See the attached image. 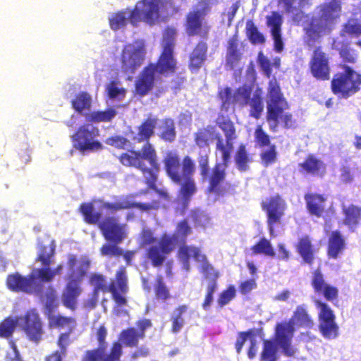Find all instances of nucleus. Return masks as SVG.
<instances>
[{"label": "nucleus", "instance_id": "f257e3e1", "mask_svg": "<svg viewBox=\"0 0 361 361\" xmlns=\"http://www.w3.org/2000/svg\"><path fill=\"white\" fill-rule=\"evenodd\" d=\"M215 123L222 130L225 137L220 133L214 134L215 149L221 155V162L215 163L212 168L209 176V185L206 190L207 194L220 198L233 194L234 190V185L226 181V169L231 161L237 134L235 124L228 115L219 114Z\"/></svg>", "mask_w": 361, "mask_h": 361}, {"label": "nucleus", "instance_id": "f03ea898", "mask_svg": "<svg viewBox=\"0 0 361 361\" xmlns=\"http://www.w3.org/2000/svg\"><path fill=\"white\" fill-rule=\"evenodd\" d=\"M180 11V6L176 5L173 0H140L129 13L126 10L114 13L109 18V23L114 31L125 27L128 21L134 27L137 26L140 21L152 26L161 18L172 17Z\"/></svg>", "mask_w": 361, "mask_h": 361}, {"label": "nucleus", "instance_id": "7ed1b4c3", "mask_svg": "<svg viewBox=\"0 0 361 361\" xmlns=\"http://www.w3.org/2000/svg\"><path fill=\"white\" fill-rule=\"evenodd\" d=\"M162 163L167 177L173 183L180 185L178 200H180L181 214H183L197 190L193 178L196 171L195 161L188 154L181 159L178 152L172 149L166 152Z\"/></svg>", "mask_w": 361, "mask_h": 361}, {"label": "nucleus", "instance_id": "20e7f679", "mask_svg": "<svg viewBox=\"0 0 361 361\" xmlns=\"http://www.w3.org/2000/svg\"><path fill=\"white\" fill-rule=\"evenodd\" d=\"M177 69L178 61L174 51L171 48L162 49L157 61L149 63L140 72L134 83V94L144 97L154 89L157 97L165 93L166 88L157 87V84L162 82L163 77L175 74Z\"/></svg>", "mask_w": 361, "mask_h": 361}, {"label": "nucleus", "instance_id": "39448f33", "mask_svg": "<svg viewBox=\"0 0 361 361\" xmlns=\"http://www.w3.org/2000/svg\"><path fill=\"white\" fill-rule=\"evenodd\" d=\"M118 159L124 166L139 170L149 189L154 190L164 199H169L168 192L159 189L156 185L161 167L157 149L153 145L146 144L140 150H128L121 153L118 157Z\"/></svg>", "mask_w": 361, "mask_h": 361}, {"label": "nucleus", "instance_id": "423d86ee", "mask_svg": "<svg viewBox=\"0 0 361 361\" xmlns=\"http://www.w3.org/2000/svg\"><path fill=\"white\" fill-rule=\"evenodd\" d=\"M341 10V2L336 0L317 6V15L312 16L303 28L306 44L313 45L324 36L330 35L340 19Z\"/></svg>", "mask_w": 361, "mask_h": 361}, {"label": "nucleus", "instance_id": "0eeeda50", "mask_svg": "<svg viewBox=\"0 0 361 361\" xmlns=\"http://www.w3.org/2000/svg\"><path fill=\"white\" fill-rule=\"evenodd\" d=\"M289 108V104L283 97L279 82L276 80H270L267 91L266 119L271 131L276 132L280 124L285 129L295 126L293 114L286 111Z\"/></svg>", "mask_w": 361, "mask_h": 361}, {"label": "nucleus", "instance_id": "6e6552de", "mask_svg": "<svg viewBox=\"0 0 361 361\" xmlns=\"http://www.w3.org/2000/svg\"><path fill=\"white\" fill-rule=\"evenodd\" d=\"M78 259L75 255H69L67 275V283L61 295L62 303L68 309L75 310L77 307V299L82 293L81 283L87 274L90 262L85 259L81 261L79 267L75 268Z\"/></svg>", "mask_w": 361, "mask_h": 361}, {"label": "nucleus", "instance_id": "1a4fd4ad", "mask_svg": "<svg viewBox=\"0 0 361 361\" xmlns=\"http://www.w3.org/2000/svg\"><path fill=\"white\" fill-rule=\"evenodd\" d=\"M342 71L336 73L331 81V92L342 99H348L360 90L361 73L347 64L339 66Z\"/></svg>", "mask_w": 361, "mask_h": 361}, {"label": "nucleus", "instance_id": "9d476101", "mask_svg": "<svg viewBox=\"0 0 361 361\" xmlns=\"http://www.w3.org/2000/svg\"><path fill=\"white\" fill-rule=\"evenodd\" d=\"M211 10L210 0H200L196 8L189 11L185 20V30L188 36L198 35L206 38L209 26L204 22L205 16Z\"/></svg>", "mask_w": 361, "mask_h": 361}, {"label": "nucleus", "instance_id": "9b49d317", "mask_svg": "<svg viewBox=\"0 0 361 361\" xmlns=\"http://www.w3.org/2000/svg\"><path fill=\"white\" fill-rule=\"evenodd\" d=\"M214 127L207 126L197 130L194 134V141L197 146L200 148H204L200 150L197 155V162L200 169V173L203 178L207 181L209 185V154H210V142L214 140Z\"/></svg>", "mask_w": 361, "mask_h": 361}, {"label": "nucleus", "instance_id": "f8f14e48", "mask_svg": "<svg viewBox=\"0 0 361 361\" xmlns=\"http://www.w3.org/2000/svg\"><path fill=\"white\" fill-rule=\"evenodd\" d=\"M99 135V130L97 127L90 123L82 124L71 136L73 147L82 152L101 150L103 145L96 140Z\"/></svg>", "mask_w": 361, "mask_h": 361}, {"label": "nucleus", "instance_id": "ddd939ff", "mask_svg": "<svg viewBox=\"0 0 361 361\" xmlns=\"http://www.w3.org/2000/svg\"><path fill=\"white\" fill-rule=\"evenodd\" d=\"M146 50L143 44H126L120 56L121 69L126 74H133L144 63Z\"/></svg>", "mask_w": 361, "mask_h": 361}, {"label": "nucleus", "instance_id": "4468645a", "mask_svg": "<svg viewBox=\"0 0 361 361\" xmlns=\"http://www.w3.org/2000/svg\"><path fill=\"white\" fill-rule=\"evenodd\" d=\"M319 310V329L322 336L328 340L334 339L338 336V326L336 323V316L331 307L319 300L314 301Z\"/></svg>", "mask_w": 361, "mask_h": 361}, {"label": "nucleus", "instance_id": "2eb2a0df", "mask_svg": "<svg viewBox=\"0 0 361 361\" xmlns=\"http://www.w3.org/2000/svg\"><path fill=\"white\" fill-rule=\"evenodd\" d=\"M6 283L7 288L13 292L34 293L42 297V284L35 281L34 274H30L27 276H23L18 272L11 274L7 276Z\"/></svg>", "mask_w": 361, "mask_h": 361}, {"label": "nucleus", "instance_id": "dca6fc26", "mask_svg": "<svg viewBox=\"0 0 361 361\" xmlns=\"http://www.w3.org/2000/svg\"><path fill=\"white\" fill-rule=\"evenodd\" d=\"M175 249L174 238L171 235L164 233L161 235L157 245L149 246L145 252V257L154 267L163 265L166 256Z\"/></svg>", "mask_w": 361, "mask_h": 361}, {"label": "nucleus", "instance_id": "f3484780", "mask_svg": "<svg viewBox=\"0 0 361 361\" xmlns=\"http://www.w3.org/2000/svg\"><path fill=\"white\" fill-rule=\"evenodd\" d=\"M103 237L109 242L114 244L122 243L128 236L127 225L119 222L116 216H109L105 217L99 224Z\"/></svg>", "mask_w": 361, "mask_h": 361}, {"label": "nucleus", "instance_id": "a211bd4d", "mask_svg": "<svg viewBox=\"0 0 361 361\" xmlns=\"http://www.w3.org/2000/svg\"><path fill=\"white\" fill-rule=\"evenodd\" d=\"M263 211L267 214V224L270 234L274 233V226L280 224L286 209L285 200L279 195L270 197L267 201L261 202Z\"/></svg>", "mask_w": 361, "mask_h": 361}, {"label": "nucleus", "instance_id": "6ab92c4d", "mask_svg": "<svg viewBox=\"0 0 361 361\" xmlns=\"http://www.w3.org/2000/svg\"><path fill=\"white\" fill-rule=\"evenodd\" d=\"M19 319L22 330L27 338L34 343H39L42 338L44 330L42 322L37 311L35 309H30Z\"/></svg>", "mask_w": 361, "mask_h": 361}, {"label": "nucleus", "instance_id": "aec40b11", "mask_svg": "<svg viewBox=\"0 0 361 361\" xmlns=\"http://www.w3.org/2000/svg\"><path fill=\"white\" fill-rule=\"evenodd\" d=\"M329 56L321 47H316L309 61L312 75L318 80H328L330 78L331 67Z\"/></svg>", "mask_w": 361, "mask_h": 361}, {"label": "nucleus", "instance_id": "412c9836", "mask_svg": "<svg viewBox=\"0 0 361 361\" xmlns=\"http://www.w3.org/2000/svg\"><path fill=\"white\" fill-rule=\"evenodd\" d=\"M128 292V276L124 267H121L116 271L115 277L108 285V293L118 307L127 305L128 301L125 295Z\"/></svg>", "mask_w": 361, "mask_h": 361}, {"label": "nucleus", "instance_id": "4be33fe9", "mask_svg": "<svg viewBox=\"0 0 361 361\" xmlns=\"http://www.w3.org/2000/svg\"><path fill=\"white\" fill-rule=\"evenodd\" d=\"M202 262L201 266V273L204 274V277L209 279V282L207 287V293L205 298L202 304V307L204 310H207L213 302V295L217 289V280L220 276L219 272L214 269V267L208 262L207 257L203 255L200 257V261Z\"/></svg>", "mask_w": 361, "mask_h": 361}, {"label": "nucleus", "instance_id": "5701e85b", "mask_svg": "<svg viewBox=\"0 0 361 361\" xmlns=\"http://www.w3.org/2000/svg\"><path fill=\"white\" fill-rule=\"evenodd\" d=\"M103 348H96L85 351L81 361H121L123 347L118 341L112 343L109 353Z\"/></svg>", "mask_w": 361, "mask_h": 361}, {"label": "nucleus", "instance_id": "b1692460", "mask_svg": "<svg viewBox=\"0 0 361 361\" xmlns=\"http://www.w3.org/2000/svg\"><path fill=\"white\" fill-rule=\"evenodd\" d=\"M137 195H131L129 196L120 198L114 202H105L103 203L102 207L106 210L114 213L120 210L138 209L142 212H147L151 209L158 208L157 205L149 203L137 202L131 200L132 197H135Z\"/></svg>", "mask_w": 361, "mask_h": 361}, {"label": "nucleus", "instance_id": "393cba45", "mask_svg": "<svg viewBox=\"0 0 361 361\" xmlns=\"http://www.w3.org/2000/svg\"><path fill=\"white\" fill-rule=\"evenodd\" d=\"M298 169L302 175L322 178L326 173V164L315 154H309L298 164Z\"/></svg>", "mask_w": 361, "mask_h": 361}, {"label": "nucleus", "instance_id": "a878e982", "mask_svg": "<svg viewBox=\"0 0 361 361\" xmlns=\"http://www.w3.org/2000/svg\"><path fill=\"white\" fill-rule=\"evenodd\" d=\"M294 331L293 325L290 323H279L276 326V341L287 357H292L295 354L291 345Z\"/></svg>", "mask_w": 361, "mask_h": 361}, {"label": "nucleus", "instance_id": "bb28decb", "mask_svg": "<svg viewBox=\"0 0 361 361\" xmlns=\"http://www.w3.org/2000/svg\"><path fill=\"white\" fill-rule=\"evenodd\" d=\"M311 284L314 291L317 294L322 295L326 300L331 302L338 299V288L326 283L324 275L319 269H317L312 273Z\"/></svg>", "mask_w": 361, "mask_h": 361}, {"label": "nucleus", "instance_id": "cd10ccee", "mask_svg": "<svg viewBox=\"0 0 361 361\" xmlns=\"http://www.w3.org/2000/svg\"><path fill=\"white\" fill-rule=\"evenodd\" d=\"M158 121L159 119L157 116L152 114L148 115L137 127V135L132 137V140L135 143L145 142L141 148L146 144L152 145L149 142V140L154 135Z\"/></svg>", "mask_w": 361, "mask_h": 361}, {"label": "nucleus", "instance_id": "c85d7f7f", "mask_svg": "<svg viewBox=\"0 0 361 361\" xmlns=\"http://www.w3.org/2000/svg\"><path fill=\"white\" fill-rule=\"evenodd\" d=\"M242 44L240 42L237 32L227 41L226 54V66L229 70H234L243 58Z\"/></svg>", "mask_w": 361, "mask_h": 361}, {"label": "nucleus", "instance_id": "c756f323", "mask_svg": "<svg viewBox=\"0 0 361 361\" xmlns=\"http://www.w3.org/2000/svg\"><path fill=\"white\" fill-rule=\"evenodd\" d=\"M306 209L311 216L320 218L326 212L327 197L324 194L307 192L304 195Z\"/></svg>", "mask_w": 361, "mask_h": 361}, {"label": "nucleus", "instance_id": "7c9ffc66", "mask_svg": "<svg viewBox=\"0 0 361 361\" xmlns=\"http://www.w3.org/2000/svg\"><path fill=\"white\" fill-rule=\"evenodd\" d=\"M332 48L338 53L343 64H354L357 61L359 53L351 46L350 42L334 39Z\"/></svg>", "mask_w": 361, "mask_h": 361}, {"label": "nucleus", "instance_id": "2f4dec72", "mask_svg": "<svg viewBox=\"0 0 361 361\" xmlns=\"http://www.w3.org/2000/svg\"><path fill=\"white\" fill-rule=\"evenodd\" d=\"M296 250L304 263L310 266L313 264L317 250L314 248L312 239L308 235L299 238L296 245Z\"/></svg>", "mask_w": 361, "mask_h": 361}, {"label": "nucleus", "instance_id": "473e14b6", "mask_svg": "<svg viewBox=\"0 0 361 361\" xmlns=\"http://www.w3.org/2000/svg\"><path fill=\"white\" fill-rule=\"evenodd\" d=\"M343 223L350 231H354L361 222V207L350 204H343Z\"/></svg>", "mask_w": 361, "mask_h": 361}, {"label": "nucleus", "instance_id": "72a5a7b5", "mask_svg": "<svg viewBox=\"0 0 361 361\" xmlns=\"http://www.w3.org/2000/svg\"><path fill=\"white\" fill-rule=\"evenodd\" d=\"M208 47L206 42H199L190 55L188 67L191 71H198L207 59Z\"/></svg>", "mask_w": 361, "mask_h": 361}, {"label": "nucleus", "instance_id": "f704fd0d", "mask_svg": "<svg viewBox=\"0 0 361 361\" xmlns=\"http://www.w3.org/2000/svg\"><path fill=\"white\" fill-rule=\"evenodd\" d=\"M345 248V242L341 233L338 230L333 231L328 239V257L332 259H337Z\"/></svg>", "mask_w": 361, "mask_h": 361}, {"label": "nucleus", "instance_id": "c9c22d12", "mask_svg": "<svg viewBox=\"0 0 361 361\" xmlns=\"http://www.w3.org/2000/svg\"><path fill=\"white\" fill-rule=\"evenodd\" d=\"M77 325L76 319L72 317H66L58 314H49L48 315V326L50 329L61 330L67 329L75 330Z\"/></svg>", "mask_w": 361, "mask_h": 361}, {"label": "nucleus", "instance_id": "e433bc0d", "mask_svg": "<svg viewBox=\"0 0 361 361\" xmlns=\"http://www.w3.org/2000/svg\"><path fill=\"white\" fill-rule=\"evenodd\" d=\"M202 255L199 247L186 245L185 243H182L177 253L178 259L181 261L186 270H188L190 268V259L191 257L196 261H200V257Z\"/></svg>", "mask_w": 361, "mask_h": 361}, {"label": "nucleus", "instance_id": "4c0bfd02", "mask_svg": "<svg viewBox=\"0 0 361 361\" xmlns=\"http://www.w3.org/2000/svg\"><path fill=\"white\" fill-rule=\"evenodd\" d=\"M290 324H295L298 326L311 329L314 326V321L309 315L304 305H298L293 312V315L288 322Z\"/></svg>", "mask_w": 361, "mask_h": 361}, {"label": "nucleus", "instance_id": "58836bf2", "mask_svg": "<svg viewBox=\"0 0 361 361\" xmlns=\"http://www.w3.org/2000/svg\"><path fill=\"white\" fill-rule=\"evenodd\" d=\"M279 3L283 6L285 12L291 16L292 21L297 25H299L308 16L303 11L298 8L297 0H279Z\"/></svg>", "mask_w": 361, "mask_h": 361}, {"label": "nucleus", "instance_id": "ea45409f", "mask_svg": "<svg viewBox=\"0 0 361 361\" xmlns=\"http://www.w3.org/2000/svg\"><path fill=\"white\" fill-rule=\"evenodd\" d=\"M234 161L239 171L245 172L249 170V165L253 161V158L247 152L245 144L238 145L234 155Z\"/></svg>", "mask_w": 361, "mask_h": 361}, {"label": "nucleus", "instance_id": "a19ab883", "mask_svg": "<svg viewBox=\"0 0 361 361\" xmlns=\"http://www.w3.org/2000/svg\"><path fill=\"white\" fill-rule=\"evenodd\" d=\"M117 111L114 107L105 110L93 111L85 114V119L91 123L111 122L116 116Z\"/></svg>", "mask_w": 361, "mask_h": 361}, {"label": "nucleus", "instance_id": "79ce46f5", "mask_svg": "<svg viewBox=\"0 0 361 361\" xmlns=\"http://www.w3.org/2000/svg\"><path fill=\"white\" fill-rule=\"evenodd\" d=\"M78 210L87 224L99 226V224L102 221V214L94 210L92 202H82L80 204Z\"/></svg>", "mask_w": 361, "mask_h": 361}, {"label": "nucleus", "instance_id": "37998d69", "mask_svg": "<svg viewBox=\"0 0 361 361\" xmlns=\"http://www.w3.org/2000/svg\"><path fill=\"white\" fill-rule=\"evenodd\" d=\"M54 255L55 244L54 241L49 242L47 245L39 243L36 261L39 262L42 266H50L53 262Z\"/></svg>", "mask_w": 361, "mask_h": 361}, {"label": "nucleus", "instance_id": "c03bdc74", "mask_svg": "<svg viewBox=\"0 0 361 361\" xmlns=\"http://www.w3.org/2000/svg\"><path fill=\"white\" fill-rule=\"evenodd\" d=\"M142 340L141 336L137 332L136 329L134 327H128L123 329L119 336L118 341L121 345H123L128 348L137 347L139 341Z\"/></svg>", "mask_w": 361, "mask_h": 361}, {"label": "nucleus", "instance_id": "a18cd8bd", "mask_svg": "<svg viewBox=\"0 0 361 361\" xmlns=\"http://www.w3.org/2000/svg\"><path fill=\"white\" fill-rule=\"evenodd\" d=\"M92 97L87 92H80L71 100L72 108L78 113L89 111L92 106Z\"/></svg>", "mask_w": 361, "mask_h": 361}, {"label": "nucleus", "instance_id": "49530a36", "mask_svg": "<svg viewBox=\"0 0 361 361\" xmlns=\"http://www.w3.org/2000/svg\"><path fill=\"white\" fill-rule=\"evenodd\" d=\"M252 87L246 84L238 87L234 92L233 102L238 104L240 107L248 105L251 99Z\"/></svg>", "mask_w": 361, "mask_h": 361}, {"label": "nucleus", "instance_id": "de8ad7c7", "mask_svg": "<svg viewBox=\"0 0 361 361\" xmlns=\"http://www.w3.org/2000/svg\"><path fill=\"white\" fill-rule=\"evenodd\" d=\"M188 307L187 305H180L174 309L171 315V331L173 334L178 333L184 326L185 321L183 317L184 313L187 312Z\"/></svg>", "mask_w": 361, "mask_h": 361}, {"label": "nucleus", "instance_id": "09e8293b", "mask_svg": "<svg viewBox=\"0 0 361 361\" xmlns=\"http://www.w3.org/2000/svg\"><path fill=\"white\" fill-rule=\"evenodd\" d=\"M192 228L188 219H183L176 224L174 234L171 235V237L174 238L175 244L176 240H180L182 243H185L188 236L192 234Z\"/></svg>", "mask_w": 361, "mask_h": 361}, {"label": "nucleus", "instance_id": "8fccbe9b", "mask_svg": "<svg viewBox=\"0 0 361 361\" xmlns=\"http://www.w3.org/2000/svg\"><path fill=\"white\" fill-rule=\"evenodd\" d=\"M159 137L165 142H172L176 137V126L173 120L166 118L162 120L161 131Z\"/></svg>", "mask_w": 361, "mask_h": 361}, {"label": "nucleus", "instance_id": "3c124183", "mask_svg": "<svg viewBox=\"0 0 361 361\" xmlns=\"http://www.w3.org/2000/svg\"><path fill=\"white\" fill-rule=\"evenodd\" d=\"M341 35L350 37L361 36V23L355 18H349L342 26Z\"/></svg>", "mask_w": 361, "mask_h": 361}, {"label": "nucleus", "instance_id": "603ef678", "mask_svg": "<svg viewBox=\"0 0 361 361\" xmlns=\"http://www.w3.org/2000/svg\"><path fill=\"white\" fill-rule=\"evenodd\" d=\"M253 255H264L269 257H274L275 252L269 240L262 237L251 247Z\"/></svg>", "mask_w": 361, "mask_h": 361}, {"label": "nucleus", "instance_id": "864d4df0", "mask_svg": "<svg viewBox=\"0 0 361 361\" xmlns=\"http://www.w3.org/2000/svg\"><path fill=\"white\" fill-rule=\"evenodd\" d=\"M41 299L46 300L45 302V315L48 319V315L49 314H53L54 310L58 307V304L56 302L57 295L56 290L49 286L47 291L44 293L42 290V297H39Z\"/></svg>", "mask_w": 361, "mask_h": 361}, {"label": "nucleus", "instance_id": "5fc2aeb1", "mask_svg": "<svg viewBox=\"0 0 361 361\" xmlns=\"http://www.w3.org/2000/svg\"><path fill=\"white\" fill-rule=\"evenodd\" d=\"M245 32L252 44H263L266 41L264 35L258 30L257 26L252 20L247 22Z\"/></svg>", "mask_w": 361, "mask_h": 361}, {"label": "nucleus", "instance_id": "6e6d98bb", "mask_svg": "<svg viewBox=\"0 0 361 361\" xmlns=\"http://www.w3.org/2000/svg\"><path fill=\"white\" fill-rule=\"evenodd\" d=\"M277 347L271 340H264L262 351L260 355L261 361H277Z\"/></svg>", "mask_w": 361, "mask_h": 361}, {"label": "nucleus", "instance_id": "4d7b16f0", "mask_svg": "<svg viewBox=\"0 0 361 361\" xmlns=\"http://www.w3.org/2000/svg\"><path fill=\"white\" fill-rule=\"evenodd\" d=\"M90 283L93 286L92 294L97 297L99 292L108 293L106 277L101 274H92L90 277Z\"/></svg>", "mask_w": 361, "mask_h": 361}, {"label": "nucleus", "instance_id": "13d9d810", "mask_svg": "<svg viewBox=\"0 0 361 361\" xmlns=\"http://www.w3.org/2000/svg\"><path fill=\"white\" fill-rule=\"evenodd\" d=\"M250 109L249 112L250 116L259 119L264 111L263 99L260 94L255 93L248 103Z\"/></svg>", "mask_w": 361, "mask_h": 361}, {"label": "nucleus", "instance_id": "bf43d9fd", "mask_svg": "<svg viewBox=\"0 0 361 361\" xmlns=\"http://www.w3.org/2000/svg\"><path fill=\"white\" fill-rule=\"evenodd\" d=\"M18 321L6 317L0 322V338H9L15 331Z\"/></svg>", "mask_w": 361, "mask_h": 361}, {"label": "nucleus", "instance_id": "052dcab7", "mask_svg": "<svg viewBox=\"0 0 361 361\" xmlns=\"http://www.w3.org/2000/svg\"><path fill=\"white\" fill-rule=\"evenodd\" d=\"M154 294L157 300L162 301H166L171 298L169 290L164 283L161 276H157L156 278Z\"/></svg>", "mask_w": 361, "mask_h": 361}, {"label": "nucleus", "instance_id": "680f3d73", "mask_svg": "<svg viewBox=\"0 0 361 361\" xmlns=\"http://www.w3.org/2000/svg\"><path fill=\"white\" fill-rule=\"evenodd\" d=\"M282 16L277 11H272L267 16V25L271 28V34L281 32Z\"/></svg>", "mask_w": 361, "mask_h": 361}, {"label": "nucleus", "instance_id": "e2e57ef3", "mask_svg": "<svg viewBox=\"0 0 361 361\" xmlns=\"http://www.w3.org/2000/svg\"><path fill=\"white\" fill-rule=\"evenodd\" d=\"M255 141L259 147L271 145L269 135L263 130L261 125L257 126L255 130Z\"/></svg>", "mask_w": 361, "mask_h": 361}, {"label": "nucleus", "instance_id": "0e129e2a", "mask_svg": "<svg viewBox=\"0 0 361 361\" xmlns=\"http://www.w3.org/2000/svg\"><path fill=\"white\" fill-rule=\"evenodd\" d=\"M236 295V290L235 286L231 285L228 288L224 290L219 295L217 299L218 305L220 307H223L228 305Z\"/></svg>", "mask_w": 361, "mask_h": 361}, {"label": "nucleus", "instance_id": "69168bd1", "mask_svg": "<svg viewBox=\"0 0 361 361\" xmlns=\"http://www.w3.org/2000/svg\"><path fill=\"white\" fill-rule=\"evenodd\" d=\"M256 336V330L254 329H249L246 331H240L238 334V338L235 343V348L236 352L240 353L242 348L249 338L250 340L254 338Z\"/></svg>", "mask_w": 361, "mask_h": 361}, {"label": "nucleus", "instance_id": "338daca9", "mask_svg": "<svg viewBox=\"0 0 361 361\" xmlns=\"http://www.w3.org/2000/svg\"><path fill=\"white\" fill-rule=\"evenodd\" d=\"M31 274H35V281L38 279L41 282L49 283L54 279L50 266H43L42 268L36 269Z\"/></svg>", "mask_w": 361, "mask_h": 361}, {"label": "nucleus", "instance_id": "774afa93", "mask_svg": "<svg viewBox=\"0 0 361 361\" xmlns=\"http://www.w3.org/2000/svg\"><path fill=\"white\" fill-rule=\"evenodd\" d=\"M268 149L263 151L260 154L262 163L264 166H268L276 161L277 152L276 145L272 144L268 147Z\"/></svg>", "mask_w": 361, "mask_h": 361}]
</instances>
